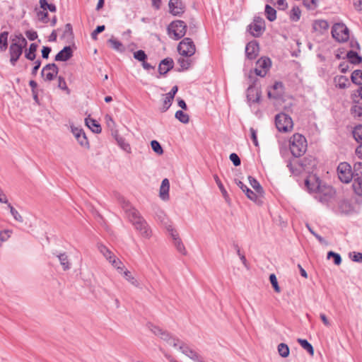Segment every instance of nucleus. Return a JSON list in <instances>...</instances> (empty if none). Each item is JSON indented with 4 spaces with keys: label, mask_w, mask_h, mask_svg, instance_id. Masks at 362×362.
<instances>
[{
    "label": "nucleus",
    "mask_w": 362,
    "mask_h": 362,
    "mask_svg": "<svg viewBox=\"0 0 362 362\" xmlns=\"http://www.w3.org/2000/svg\"><path fill=\"white\" fill-rule=\"evenodd\" d=\"M112 265L117 269L118 272L122 273L125 268L123 263L117 259L115 256L112 259V261H109Z\"/></svg>",
    "instance_id": "obj_42"
},
{
    "label": "nucleus",
    "mask_w": 362,
    "mask_h": 362,
    "mask_svg": "<svg viewBox=\"0 0 362 362\" xmlns=\"http://www.w3.org/2000/svg\"><path fill=\"white\" fill-rule=\"evenodd\" d=\"M354 175L353 189L355 193L359 196L362 195V163H357L354 166Z\"/></svg>",
    "instance_id": "obj_9"
},
{
    "label": "nucleus",
    "mask_w": 362,
    "mask_h": 362,
    "mask_svg": "<svg viewBox=\"0 0 362 362\" xmlns=\"http://www.w3.org/2000/svg\"><path fill=\"white\" fill-rule=\"evenodd\" d=\"M169 11L173 16H180L185 12V5L181 0H170Z\"/></svg>",
    "instance_id": "obj_15"
},
{
    "label": "nucleus",
    "mask_w": 362,
    "mask_h": 362,
    "mask_svg": "<svg viewBox=\"0 0 362 362\" xmlns=\"http://www.w3.org/2000/svg\"><path fill=\"white\" fill-rule=\"evenodd\" d=\"M13 231L11 230H3L0 231V240L1 243L7 241L11 236Z\"/></svg>",
    "instance_id": "obj_46"
},
{
    "label": "nucleus",
    "mask_w": 362,
    "mask_h": 362,
    "mask_svg": "<svg viewBox=\"0 0 362 362\" xmlns=\"http://www.w3.org/2000/svg\"><path fill=\"white\" fill-rule=\"evenodd\" d=\"M134 57L143 62L146 59L147 56L143 50H139L134 53Z\"/></svg>",
    "instance_id": "obj_51"
},
{
    "label": "nucleus",
    "mask_w": 362,
    "mask_h": 362,
    "mask_svg": "<svg viewBox=\"0 0 362 362\" xmlns=\"http://www.w3.org/2000/svg\"><path fill=\"white\" fill-rule=\"evenodd\" d=\"M357 95L356 93L352 94V98L355 105L351 108V115L354 117H361L362 116V104H359L356 100Z\"/></svg>",
    "instance_id": "obj_24"
},
{
    "label": "nucleus",
    "mask_w": 362,
    "mask_h": 362,
    "mask_svg": "<svg viewBox=\"0 0 362 362\" xmlns=\"http://www.w3.org/2000/svg\"><path fill=\"white\" fill-rule=\"evenodd\" d=\"M261 92L259 89L255 86H250L247 90V98L249 103H258L260 100Z\"/></svg>",
    "instance_id": "obj_18"
},
{
    "label": "nucleus",
    "mask_w": 362,
    "mask_h": 362,
    "mask_svg": "<svg viewBox=\"0 0 362 362\" xmlns=\"http://www.w3.org/2000/svg\"><path fill=\"white\" fill-rule=\"evenodd\" d=\"M105 25H99L98 26L95 30H94L93 31V33H91V37L93 40H96L97 39V35L98 34L102 33L103 30H105Z\"/></svg>",
    "instance_id": "obj_55"
},
{
    "label": "nucleus",
    "mask_w": 362,
    "mask_h": 362,
    "mask_svg": "<svg viewBox=\"0 0 362 362\" xmlns=\"http://www.w3.org/2000/svg\"><path fill=\"white\" fill-rule=\"evenodd\" d=\"M178 63L181 66V67L184 69H187L189 66V62L187 59H180L178 60Z\"/></svg>",
    "instance_id": "obj_59"
},
{
    "label": "nucleus",
    "mask_w": 362,
    "mask_h": 362,
    "mask_svg": "<svg viewBox=\"0 0 362 362\" xmlns=\"http://www.w3.org/2000/svg\"><path fill=\"white\" fill-rule=\"evenodd\" d=\"M173 66V61L172 59H163L158 66L159 72L162 74H166Z\"/></svg>",
    "instance_id": "obj_25"
},
{
    "label": "nucleus",
    "mask_w": 362,
    "mask_h": 362,
    "mask_svg": "<svg viewBox=\"0 0 362 362\" xmlns=\"http://www.w3.org/2000/svg\"><path fill=\"white\" fill-rule=\"evenodd\" d=\"M265 29L264 21L262 18H256L249 25V31L254 37L260 36Z\"/></svg>",
    "instance_id": "obj_11"
},
{
    "label": "nucleus",
    "mask_w": 362,
    "mask_h": 362,
    "mask_svg": "<svg viewBox=\"0 0 362 362\" xmlns=\"http://www.w3.org/2000/svg\"><path fill=\"white\" fill-rule=\"evenodd\" d=\"M331 257H334V264H337V265H339L341 264V257L339 255L334 252H329L328 254H327V257L328 258H330Z\"/></svg>",
    "instance_id": "obj_53"
},
{
    "label": "nucleus",
    "mask_w": 362,
    "mask_h": 362,
    "mask_svg": "<svg viewBox=\"0 0 362 362\" xmlns=\"http://www.w3.org/2000/svg\"><path fill=\"white\" fill-rule=\"evenodd\" d=\"M174 98H172L171 95L165 94L164 95V100L161 110L163 112H165L171 105Z\"/></svg>",
    "instance_id": "obj_39"
},
{
    "label": "nucleus",
    "mask_w": 362,
    "mask_h": 362,
    "mask_svg": "<svg viewBox=\"0 0 362 362\" xmlns=\"http://www.w3.org/2000/svg\"><path fill=\"white\" fill-rule=\"evenodd\" d=\"M334 81L336 86L341 89L347 88L349 85L348 78L344 76H337Z\"/></svg>",
    "instance_id": "obj_26"
},
{
    "label": "nucleus",
    "mask_w": 362,
    "mask_h": 362,
    "mask_svg": "<svg viewBox=\"0 0 362 362\" xmlns=\"http://www.w3.org/2000/svg\"><path fill=\"white\" fill-rule=\"evenodd\" d=\"M151 148L158 155H162L163 153V150L160 146V144H159V142H158L156 140H153L151 142Z\"/></svg>",
    "instance_id": "obj_50"
},
{
    "label": "nucleus",
    "mask_w": 362,
    "mask_h": 362,
    "mask_svg": "<svg viewBox=\"0 0 362 362\" xmlns=\"http://www.w3.org/2000/svg\"><path fill=\"white\" fill-rule=\"evenodd\" d=\"M332 35L338 42H345L349 37V29L343 23H336L334 25Z\"/></svg>",
    "instance_id": "obj_10"
},
{
    "label": "nucleus",
    "mask_w": 362,
    "mask_h": 362,
    "mask_svg": "<svg viewBox=\"0 0 362 362\" xmlns=\"http://www.w3.org/2000/svg\"><path fill=\"white\" fill-rule=\"evenodd\" d=\"M353 136L356 141L358 143H362V125L356 126L353 130Z\"/></svg>",
    "instance_id": "obj_40"
},
{
    "label": "nucleus",
    "mask_w": 362,
    "mask_h": 362,
    "mask_svg": "<svg viewBox=\"0 0 362 362\" xmlns=\"http://www.w3.org/2000/svg\"><path fill=\"white\" fill-rule=\"evenodd\" d=\"M58 74V68L54 64H49L43 67L42 76L47 81L53 80Z\"/></svg>",
    "instance_id": "obj_14"
},
{
    "label": "nucleus",
    "mask_w": 362,
    "mask_h": 362,
    "mask_svg": "<svg viewBox=\"0 0 362 362\" xmlns=\"http://www.w3.org/2000/svg\"><path fill=\"white\" fill-rule=\"evenodd\" d=\"M269 280H270V282L274 289V291L276 292V293H280L281 292V288L278 284V281H277V279H276V276L274 274H270L269 276Z\"/></svg>",
    "instance_id": "obj_48"
},
{
    "label": "nucleus",
    "mask_w": 362,
    "mask_h": 362,
    "mask_svg": "<svg viewBox=\"0 0 362 362\" xmlns=\"http://www.w3.org/2000/svg\"><path fill=\"white\" fill-rule=\"evenodd\" d=\"M347 58L351 63L355 64L361 63L362 60L361 57L358 56L357 53L352 51L348 52Z\"/></svg>",
    "instance_id": "obj_38"
},
{
    "label": "nucleus",
    "mask_w": 362,
    "mask_h": 362,
    "mask_svg": "<svg viewBox=\"0 0 362 362\" xmlns=\"http://www.w3.org/2000/svg\"><path fill=\"white\" fill-rule=\"evenodd\" d=\"M265 15L267 19L270 21H273L276 18V10L269 5H266L265 6Z\"/></svg>",
    "instance_id": "obj_33"
},
{
    "label": "nucleus",
    "mask_w": 362,
    "mask_h": 362,
    "mask_svg": "<svg viewBox=\"0 0 362 362\" xmlns=\"http://www.w3.org/2000/svg\"><path fill=\"white\" fill-rule=\"evenodd\" d=\"M316 193L320 199L327 200L334 194V190L331 186L322 184L320 189Z\"/></svg>",
    "instance_id": "obj_20"
},
{
    "label": "nucleus",
    "mask_w": 362,
    "mask_h": 362,
    "mask_svg": "<svg viewBox=\"0 0 362 362\" xmlns=\"http://www.w3.org/2000/svg\"><path fill=\"white\" fill-rule=\"evenodd\" d=\"M26 36L30 40H34L37 37V33L34 31H28L26 33Z\"/></svg>",
    "instance_id": "obj_64"
},
{
    "label": "nucleus",
    "mask_w": 362,
    "mask_h": 362,
    "mask_svg": "<svg viewBox=\"0 0 362 362\" xmlns=\"http://www.w3.org/2000/svg\"><path fill=\"white\" fill-rule=\"evenodd\" d=\"M305 185L309 192L316 193L320 189L322 182L315 175H310L305 180Z\"/></svg>",
    "instance_id": "obj_13"
},
{
    "label": "nucleus",
    "mask_w": 362,
    "mask_h": 362,
    "mask_svg": "<svg viewBox=\"0 0 362 362\" xmlns=\"http://www.w3.org/2000/svg\"><path fill=\"white\" fill-rule=\"evenodd\" d=\"M250 185L252 188L258 193L259 194H262L263 193L262 187L260 186L259 183L253 177H248Z\"/></svg>",
    "instance_id": "obj_43"
},
{
    "label": "nucleus",
    "mask_w": 362,
    "mask_h": 362,
    "mask_svg": "<svg viewBox=\"0 0 362 362\" xmlns=\"http://www.w3.org/2000/svg\"><path fill=\"white\" fill-rule=\"evenodd\" d=\"M123 209L125 210L127 218L141 236L149 239L152 236V230L139 212L129 203H125L123 205Z\"/></svg>",
    "instance_id": "obj_1"
},
{
    "label": "nucleus",
    "mask_w": 362,
    "mask_h": 362,
    "mask_svg": "<svg viewBox=\"0 0 362 362\" xmlns=\"http://www.w3.org/2000/svg\"><path fill=\"white\" fill-rule=\"evenodd\" d=\"M86 124L95 133H100L101 132V127L99 124L93 119L86 118Z\"/></svg>",
    "instance_id": "obj_28"
},
{
    "label": "nucleus",
    "mask_w": 362,
    "mask_h": 362,
    "mask_svg": "<svg viewBox=\"0 0 362 362\" xmlns=\"http://www.w3.org/2000/svg\"><path fill=\"white\" fill-rule=\"evenodd\" d=\"M229 158L235 166H238L240 165V159L236 153H231L229 156Z\"/></svg>",
    "instance_id": "obj_54"
},
{
    "label": "nucleus",
    "mask_w": 362,
    "mask_h": 362,
    "mask_svg": "<svg viewBox=\"0 0 362 362\" xmlns=\"http://www.w3.org/2000/svg\"><path fill=\"white\" fill-rule=\"evenodd\" d=\"M271 66V60L267 57L260 58L256 64L255 71L257 75L264 76Z\"/></svg>",
    "instance_id": "obj_12"
},
{
    "label": "nucleus",
    "mask_w": 362,
    "mask_h": 362,
    "mask_svg": "<svg viewBox=\"0 0 362 362\" xmlns=\"http://www.w3.org/2000/svg\"><path fill=\"white\" fill-rule=\"evenodd\" d=\"M250 134H251V139L254 143V144L257 146H258V141H257V133H256V131L252 128L251 127L250 129Z\"/></svg>",
    "instance_id": "obj_57"
},
{
    "label": "nucleus",
    "mask_w": 362,
    "mask_h": 362,
    "mask_svg": "<svg viewBox=\"0 0 362 362\" xmlns=\"http://www.w3.org/2000/svg\"><path fill=\"white\" fill-rule=\"evenodd\" d=\"M107 44L111 48L117 52H123L124 50V45L114 37L107 40Z\"/></svg>",
    "instance_id": "obj_27"
},
{
    "label": "nucleus",
    "mask_w": 362,
    "mask_h": 362,
    "mask_svg": "<svg viewBox=\"0 0 362 362\" xmlns=\"http://www.w3.org/2000/svg\"><path fill=\"white\" fill-rule=\"evenodd\" d=\"M100 252L104 255V257L108 260L112 261V259L114 257V254L109 250L107 247L104 245H100L99 247Z\"/></svg>",
    "instance_id": "obj_44"
},
{
    "label": "nucleus",
    "mask_w": 362,
    "mask_h": 362,
    "mask_svg": "<svg viewBox=\"0 0 362 362\" xmlns=\"http://www.w3.org/2000/svg\"><path fill=\"white\" fill-rule=\"evenodd\" d=\"M8 207L10 209L11 214L13 216L14 219L18 222H23V219L21 214L16 210L11 204H8Z\"/></svg>",
    "instance_id": "obj_47"
},
{
    "label": "nucleus",
    "mask_w": 362,
    "mask_h": 362,
    "mask_svg": "<svg viewBox=\"0 0 362 362\" xmlns=\"http://www.w3.org/2000/svg\"><path fill=\"white\" fill-rule=\"evenodd\" d=\"M246 56L249 59H255L259 54V45L256 41L250 42L245 47Z\"/></svg>",
    "instance_id": "obj_17"
},
{
    "label": "nucleus",
    "mask_w": 362,
    "mask_h": 362,
    "mask_svg": "<svg viewBox=\"0 0 362 362\" xmlns=\"http://www.w3.org/2000/svg\"><path fill=\"white\" fill-rule=\"evenodd\" d=\"M37 45L35 43H32L30 45L28 50L25 51V57H26V59L31 61L34 60L36 56L35 52L37 51Z\"/></svg>",
    "instance_id": "obj_29"
},
{
    "label": "nucleus",
    "mask_w": 362,
    "mask_h": 362,
    "mask_svg": "<svg viewBox=\"0 0 362 362\" xmlns=\"http://www.w3.org/2000/svg\"><path fill=\"white\" fill-rule=\"evenodd\" d=\"M8 32L0 33V52H4L8 47Z\"/></svg>",
    "instance_id": "obj_30"
},
{
    "label": "nucleus",
    "mask_w": 362,
    "mask_h": 362,
    "mask_svg": "<svg viewBox=\"0 0 362 362\" xmlns=\"http://www.w3.org/2000/svg\"><path fill=\"white\" fill-rule=\"evenodd\" d=\"M186 30V23L180 20L173 21L168 27V35L175 40L182 38L185 35Z\"/></svg>",
    "instance_id": "obj_5"
},
{
    "label": "nucleus",
    "mask_w": 362,
    "mask_h": 362,
    "mask_svg": "<svg viewBox=\"0 0 362 362\" xmlns=\"http://www.w3.org/2000/svg\"><path fill=\"white\" fill-rule=\"evenodd\" d=\"M289 148L292 155L295 157L303 156L307 150V141L300 134H294L289 139Z\"/></svg>",
    "instance_id": "obj_4"
},
{
    "label": "nucleus",
    "mask_w": 362,
    "mask_h": 362,
    "mask_svg": "<svg viewBox=\"0 0 362 362\" xmlns=\"http://www.w3.org/2000/svg\"><path fill=\"white\" fill-rule=\"evenodd\" d=\"M37 19L42 23H47V12L46 10L42 9L37 11Z\"/></svg>",
    "instance_id": "obj_49"
},
{
    "label": "nucleus",
    "mask_w": 362,
    "mask_h": 362,
    "mask_svg": "<svg viewBox=\"0 0 362 362\" xmlns=\"http://www.w3.org/2000/svg\"><path fill=\"white\" fill-rule=\"evenodd\" d=\"M275 124L278 130L283 133L290 132L293 129L291 117L285 113H280L276 116Z\"/></svg>",
    "instance_id": "obj_6"
},
{
    "label": "nucleus",
    "mask_w": 362,
    "mask_h": 362,
    "mask_svg": "<svg viewBox=\"0 0 362 362\" xmlns=\"http://www.w3.org/2000/svg\"><path fill=\"white\" fill-rule=\"evenodd\" d=\"M354 6L356 10L362 12V0H354Z\"/></svg>",
    "instance_id": "obj_61"
},
{
    "label": "nucleus",
    "mask_w": 362,
    "mask_h": 362,
    "mask_svg": "<svg viewBox=\"0 0 362 362\" xmlns=\"http://www.w3.org/2000/svg\"><path fill=\"white\" fill-rule=\"evenodd\" d=\"M284 86L281 82H276L268 89L267 95L269 98H277L281 95Z\"/></svg>",
    "instance_id": "obj_19"
},
{
    "label": "nucleus",
    "mask_w": 362,
    "mask_h": 362,
    "mask_svg": "<svg viewBox=\"0 0 362 362\" xmlns=\"http://www.w3.org/2000/svg\"><path fill=\"white\" fill-rule=\"evenodd\" d=\"M174 245L176 247L178 252H180V253H182L183 255L186 254V249L180 238H175V240L174 241Z\"/></svg>",
    "instance_id": "obj_45"
},
{
    "label": "nucleus",
    "mask_w": 362,
    "mask_h": 362,
    "mask_svg": "<svg viewBox=\"0 0 362 362\" xmlns=\"http://www.w3.org/2000/svg\"><path fill=\"white\" fill-rule=\"evenodd\" d=\"M320 319L322 321L323 324L327 326V327H329L330 326V322L329 320H328V318L327 317V316L325 315V314L324 313H321L320 315Z\"/></svg>",
    "instance_id": "obj_62"
},
{
    "label": "nucleus",
    "mask_w": 362,
    "mask_h": 362,
    "mask_svg": "<svg viewBox=\"0 0 362 362\" xmlns=\"http://www.w3.org/2000/svg\"><path fill=\"white\" fill-rule=\"evenodd\" d=\"M329 28L328 23L325 20H317L313 23V28L315 32L323 33Z\"/></svg>",
    "instance_id": "obj_22"
},
{
    "label": "nucleus",
    "mask_w": 362,
    "mask_h": 362,
    "mask_svg": "<svg viewBox=\"0 0 362 362\" xmlns=\"http://www.w3.org/2000/svg\"><path fill=\"white\" fill-rule=\"evenodd\" d=\"M58 86H59V88H60L61 89H63V90L67 89V86H66V81L61 76H59L58 78Z\"/></svg>",
    "instance_id": "obj_60"
},
{
    "label": "nucleus",
    "mask_w": 362,
    "mask_h": 362,
    "mask_svg": "<svg viewBox=\"0 0 362 362\" xmlns=\"http://www.w3.org/2000/svg\"><path fill=\"white\" fill-rule=\"evenodd\" d=\"M153 332L157 335H160L163 339L167 341V343L170 346L175 348L178 347L184 354L187 356L191 359L197 362H203L202 357L196 351L191 349L189 346L180 341L179 339L170 337L168 334L164 332L158 327H155Z\"/></svg>",
    "instance_id": "obj_2"
},
{
    "label": "nucleus",
    "mask_w": 362,
    "mask_h": 362,
    "mask_svg": "<svg viewBox=\"0 0 362 362\" xmlns=\"http://www.w3.org/2000/svg\"><path fill=\"white\" fill-rule=\"evenodd\" d=\"M276 5L278 6L279 9L284 10L287 8V3L286 0H277L276 1Z\"/></svg>",
    "instance_id": "obj_58"
},
{
    "label": "nucleus",
    "mask_w": 362,
    "mask_h": 362,
    "mask_svg": "<svg viewBox=\"0 0 362 362\" xmlns=\"http://www.w3.org/2000/svg\"><path fill=\"white\" fill-rule=\"evenodd\" d=\"M303 4L308 8H314L317 6V0H303Z\"/></svg>",
    "instance_id": "obj_56"
},
{
    "label": "nucleus",
    "mask_w": 362,
    "mask_h": 362,
    "mask_svg": "<svg viewBox=\"0 0 362 362\" xmlns=\"http://www.w3.org/2000/svg\"><path fill=\"white\" fill-rule=\"evenodd\" d=\"M175 118L177 119L180 122L184 124H187L189 122V115L182 110H177L175 112Z\"/></svg>",
    "instance_id": "obj_41"
},
{
    "label": "nucleus",
    "mask_w": 362,
    "mask_h": 362,
    "mask_svg": "<svg viewBox=\"0 0 362 362\" xmlns=\"http://www.w3.org/2000/svg\"><path fill=\"white\" fill-rule=\"evenodd\" d=\"M246 191L245 192L246 196L248 199H250L252 201L255 202L257 199L258 195L256 192H254L253 191L250 190L249 188H246Z\"/></svg>",
    "instance_id": "obj_52"
},
{
    "label": "nucleus",
    "mask_w": 362,
    "mask_h": 362,
    "mask_svg": "<svg viewBox=\"0 0 362 362\" xmlns=\"http://www.w3.org/2000/svg\"><path fill=\"white\" fill-rule=\"evenodd\" d=\"M337 174L342 182L349 183L353 178L354 172H352L351 167L348 163L343 162L338 165Z\"/></svg>",
    "instance_id": "obj_8"
},
{
    "label": "nucleus",
    "mask_w": 362,
    "mask_h": 362,
    "mask_svg": "<svg viewBox=\"0 0 362 362\" xmlns=\"http://www.w3.org/2000/svg\"><path fill=\"white\" fill-rule=\"evenodd\" d=\"M57 257L61 265L63 267L64 270L69 269L71 267V264L69 261L68 256L65 253H62L59 255Z\"/></svg>",
    "instance_id": "obj_31"
},
{
    "label": "nucleus",
    "mask_w": 362,
    "mask_h": 362,
    "mask_svg": "<svg viewBox=\"0 0 362 362\" xmlns=\"http://www.w3.org/2000/svg\"><path fill=\"white\" fill-rule=\"evenodd\" d=\"M298 342L300 344V346L306 350L311 356L314 354V349L313 346L306 340L298 339Z\"/></svg>",
    "instance_id": "obj_35"
},
{
    "label": "nucleus",
    "mask_w": 362,
    "mask_h": 362,
    "mask_svg": "<svg viewBox=\"0 0 362 362\" xmlns=\"http://www.w3.org/2000/svg\"><path fill=\"white\" fill-rule=\"evenodd\" d=\"M278 352L279 355L284 358L288 356L290 351L288 345L284 343H281L278 346Z\"/></svg>",
    "instance_id": "obj_36"
},
{
    "label": "nucleus",
    "mask_w": 362,
    "mask_h": 362,
    "mask_svg": "<svg viewBox=\"0 0 362 362\" xmlns=\"http://www.w3.org/2000/svg\"><path fill=\"white\" fill-rule=\"evenodd\" d=\"M351 81L357 85L362 84V71L361 70H355L351 76Z\"/></svg>",
    "instance_id": "obj_34"
},
{
    "label": "nucleus",
    "mask_w": 362,
    "mask_h": 362,
    "mask_svg": "<svg viewBox=\"0 0 362 362\" xmlns=\"http://www.w3.org/2000/svg\"><path fill=\"white\" fill-rule=\"evenodd\" d=\"M72 56V51L70 47H65L55 57L56 61H66Z\"/></svg>",
    "instance_id": "obj_23"
},
{
    "label": "nucleus",
    "mask_w": 362,
    "mask_h": 362,
    "mask_svg": "<svg viewBox=\"0 0 362 362\" xmlns=\"http://www.w3.org/2000/svg\"><path fill=\"white\" fill-rule=\"evenodd\" d=\"M71 132L81 146H88V141L83 129L76 127H71Z\"/></svg>",
    "instance_id": "obj_16"
},
{
    "label": "nucleus",
    "mask_w": 362,
    "mask_h": 362,
    "mask_svg": "<svg viewBox=\"0 0 362 362\" xmlns=\"http://www.w3.org/2000/svg\"><path fill=\"white\" fill-rule=\"evenodd\" d=\"M352 260L355 262H362V253L354 252Z\"/></svg>",
    "instance_id": "obj_63"
},
{
    "label": "nucleus",
    "mask_w": 362,
    "mask_h": 362,
    "mask_svg": "<svg viewBox=\"0 0 362 362\" xmlns=\"http://www.w3.org/2000/svg\"><path fill=\"white\" fill-rule=\"evenodd\" d=\"M301 15V11L300 8L297 6L293 7L290 12V19L292 21L296 22L298 21Z\"/></svg>",
    "instance_id": "obj_37"
},
{
    "label": "nucleus",
    "mask_w": 362,
    "mask_h": 362,
    "mask_svg": "<svg viewBox=\"0 0 362 362\" xmlns=\"http://www.w3.org/2000/svg\"><path fill=\"white\" fill-rule=\"evenodd\" d=\"M179 54L184 57H192L196 52V46L192 39L184 38L177 46Z\"/></svg>",
    "instance_id": "obj_7"
},
{
    "label": "nucleus",
    "mask_w": 362,
    "mask_h": 362,
    "mask_svg": "<svg viewBox=\"0 0 362 362\" xmlns=\"http://www.w3.org/2000/svg\"><path fill=\"white\" fill-rule=\"evenodd\" d=\"M169 189L170 182L168 179L165 178L163 180L160 187L159 195L163 200H168L169 199Z\"/></svg>",
    "instance_id": "obj_21"
},
{
    "label": "nucleus",
    "mask_w": 362,
    "mask_h": 362,
    "mask_svg": "<svg viewBox=\"0 0 362 362\" xmlns=\"http://www.w3.org/2000/svg\"><path fill=\"white\" fill-rule=\"evenodd\" d=\"M121 274H123L124 278L127 281H129L131 284L137 286L139 285V283L137 280L135 279V277L132 274V273L127 270V269H124L122 272Z\"/></svg>",
    "instance_id": "obj_32"
},
{
    "label": "nucleus",
    "mask_w": 362,
    "mask_h": 362,
    "mask_svg": "<svg viewBox=\"0 0 362 362\" xmlns=\"http://www.w3.org/2000/svg\"><path fill=\"white\" fill-rule=\"evenodd\" d=\"M26 45L27 40L21 35H17L12 39L11 43L9 46L8 52L10 56V62L13 66L16 65Z\"/></svg>",
    "instance_id": "obj_3"
}]
</instances>
